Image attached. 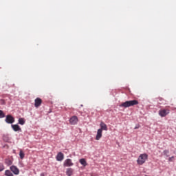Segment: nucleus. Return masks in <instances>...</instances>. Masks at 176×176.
I'll use <instances>...</instances> for the list:
<instances>
[{"instance_id":"nucleus-1","label":"nucleus","mask_w":176,"mask_h":176,"mask_svg":"<svg viewBox=\"0 0 176 176\" xmlns=\"http://www.w3.org/2000/svg\"><path fill=\"white\" fill-rule=\"evenodd\" d=\"M148 160V154H140L137 160V163L139 166H142Z\"/></svg>"},{"instance_id":"nucleus-2","label":"nucleus","mask_w":176,"mask_h":176,"mask_svg":"<svg viewBox=\"0 0 176 176\" xmlns=\"http://www.w3.org/2000/svg\"><path fill=\"white\" fill-rule=\"evenodd\" d=\"M134 105H138V102L137 100L126 101L125 102L122 103L120 107L123 108H129V107H134Z\"/></svg>"},{"instance_id":"nucleus-3","label":"nucleus","mask_w":176,"mask_h":176,"mask_svg":"<svg viewBox=\"0 0 176 176\" xmlns=\"http://www.w3.org/2000/svg\"><path fill=\"white\" fill-rule=\"evenodd\" d=\"M170 113V110L169 109H161L159 111V115L161 116V118H164L167 116Z\"/></svg>"},{"instance_id":"nucleus-4","label":"nucleus","mask_w":176,"mask_h":176,"mask_svg":"<svg viewBox=\"0 0 176 176\" xmlns=\"http://www.w3.org/2000/svg\"><path fill=\"white\" fill-rule=\"evenodd\" d=\"M72 166H74V163L72 160L69 158L65 160L63 162V167H72Z\"/></svg>"},{"instance_id":"nucleus-5","label":"nucleus","mask_w":176,"mask_h":176,"mask_svg":"<svg viewBox=\"0 0 176 176\" xmlns=\"http://www.w3.org/2000/svg\"><path fill=\"white\" fill-rule=\"evenodd\" d=\"M10 170L15 175H19L20 174V170H19V168L17 166L12 165L10 166Z\"/></svg>"},{"instance_id":"nucleus-6","label":"nucleus","mask_w":176,"mask_h":176,"mask_svg":"<svg viewBox=\"0 0 176 176\" xmlns=\"http://www.w3.org/2000/svg\"><path fill=\"white\" fill-rule=\"evenodd\" d=\"M5 120L6 123H8L9 124L14 123V118H13V116L11 115H7Z\"/></svg>"},{"instance_id":"nucleus-7","label":"nucleus","mask_w":176,"mask_h":176,"mask_svg":"<svg viewBox=\"0 0 176 176\" xmlns=\"http://www.w3.org/2000/svg\"><path fill=\"white\" fill-rule=\"evenodd\" d=\"M42 104V99L41 98H36L34 100V107L38 108Z\"/></svg>"},{"instance_id":"nucleus-8","label":"nucleus","mask_w":176,"mask_h":176,"mask_svg":"<svg viewBox=\"0 0 176 176\" xmlns=\"http://www.w3.org/2000/svg\"><path fill=\"white\" fill-rule=\"evenodd\" d=\"M56 159L57 162H63L64 160V154L61 152L58 153Z\"/></svg>"},{"instance_id":"nucleus-9","label":"nucleus","mask_w":176,"mask_h":176,"mask_svg":"<svg viewBox=\"0 0 176 176\" xmlns=\"http://www.w3.org/2000/svg\"><path fill=\"white\" fill-rule=\"evenodd\" d=\"M70 124H76L78 123V117L74 116L69 119Z\"/></svg>"},{"instance_id":"nucleus-10","label":"nucleus","mask_w":176,"mask_h":176,"mask_svg":"<svg viewBox=\"0 0 176 176\" xmlns=\"http://www.w3.org/2000/svg\"><path fill=\"white\" fill-rule=\"evenodd\" d=\"M102 137V129H98L96 136V140L97 141H99V140H100Z\"/></svg>"},{"instance_id":"nucleus-11","label":"nucleus","mask_w":176,"mask_h":176,"mask_svg":"<svg viewBox=\"0 0 176 176\" xmlns=\"http://www.w3.org/2000/svg\"><path fill=\"white\" fill-rule=\"evenodd\" d=\"M12 129L14 130V131H21V128L17 124H12Z\"/></svg>"},{"instance_id":"nucleus-12","label":"nucleus","mask_w":176,"mask_h":176,"mask_svg":"<svg viewBox=\"0 0 176 176\" xmlns=\"http://www.w3.org/2000/svg\"><path fill=\"white\" fill-rule=\"evenodd\" d=\"M100 129L99 130H102H102H105L106 131L107 130H108V127L107 126V124L105 123L102 122H100Z\"/></svg>"},{"instance_id":"nucleus-13","label":"nucleus","mask_w":176,"mask_h":176,"mask_svg":"<svg viewBox=\"0 0 176 176\" xmlns=\"http://www.w3.org/2000/svg\"><path fill=\"white\" fill-rule=\"evenodd\" d=\"M74 173V169L72 168H68L66 170V175L72 176Z\"/></svg>"},{"instance_id":"nucleus-14","label":"nucleus","mask_w":176,"mask_h":176,"mask_svg":"<svg viewBox=\"0 0 176 176\" xmlns=\"http://www.w3.org/2000/svg\"><path fill=\"white\" fill-rule=\"evenodd\" d=\"M80 163L84 167H86L87 166V162H86V160H85L84 158L80 160Z\"/></svg>"},{"instance_id":"nucleus-15","label":"nucleus","mask_w":176,"mask_h":176,"mask_svg":"<svg viewBox=\"0 0 176 176\" xmlns=\"http://www.w3.org/2000/svg\"><path fill=\"white\" fill-rule=\"evenodd\" d=\"M19 156H20V159H24L25 154L24 153V152L23 151V150H20L19 151Z\"/></svg>"},{"instance_id":"nucleus-16","label":"nucleus","mask_w":176,"mask_h":176,"mask_svg":"<svg viewBox=\"0 0 176 176\" xmlns=\"http://www.w3.org/2000/svg\"><path fill=\"white\" fill-rule=\"evenodd\" d=\"M19 124H21V126L25 124V120H24V118H19Z\"/></svg>"},{"instance_id":"nucleus-17","label":"nucleus","mask_w":176,"mask_h":176,"mask_svg":"<svg viewBox=\"0 0 176 176\" xmlns=\"http://www.w3.org/2000/svg\"><path fill=\"white\" fill-rule=\"evenodd\" d=\"M5 163H6V164H7V166H12L13 162H12V160H10L9 159H6L5 160Z\"/></svg>"},{"instance_id":"nucleus-18","label":"nucleus","mask_w":176,"mask_h":176,"mask_svg":"<svg viewBox=\"0 0 176 176\" xmlns=\"http://www.w3.org/2000/svg\"><path fill=\"white\" fill-rule=\"evenodd\" d=\"M5 175L6 176H13V173H12V172L9 170H6L5 171Z\"/></svg>"},{"instance_id":"nucleus-19","label":"nucleus","mask_w":176,"mask_h":176,"mask_svg":"<svg viewBox=\"0 0 176 176\" xmlns=\"http://www.w3.org/2000/svg\"><path fill=\"white\" fill-rule=\"evenodd\" d=\"M5 170V166H3V164L0 163V172L3 171Z\"/></svg>"},{"instance_id":"nucleus-20","label":"nucleus","mask_w":176,"mask_h":176,"mask_svg":"<svg viewBox=\"0 0 176 176\" xmlns=\"http://www.w3.org/2000/svg\"><path fill=\"white\" fill-rule=\"evenodd\" d=\"M2 118H5V113H3L2 110H0V118L2 119Z\"/></svg>"},{"instance_id":"nucleus-21","label":"nucleus","mask_w":176,"mask_h":176,"mask_svg":"<svg viewBox=\"0 0 176 176\" xmlns=\"http://www.w3.org/2000/svg\"><path fill=\"white\" fill-rule=\"evenodd\" d=\"M168 153H170V151L168 150L164 151V155L166 156H168Z\"/></svg>"},{"instance_id":"nucleus-22","label":"nucleus","mask_w":176,"mask_h":176,"mask_svg":"<svg viewBox=\"0 0 176 176\" xmlns=\"http://www.w3.org/2000/svg\"><path fill=\"white\" fill-rule=\"evenodd\" d=\"M173 160H174V156H172L168 158V162H173Z\"/></svg>"},{"instance_id":"nucleus-23","label":"nucleus","mask_w":176,"mask_h":176,"mask_svg":"<svg viewBox=\"0 0 176 176\" xmlns=\"http://www.w3.org/2000/svg\"><path fill=\"white\" fill-rule=\"evenodd\" d=\"M140 127L139 126H135V128H134V129L135 130H137V129H139Z\"/></svg>"},{"instance_id":"nucleus-24","label":"nucleus","mask_w":176,"mask_h":176,"mask_svg":"<svg viewBox=\"0 0 176 176\" xmlns=\"http://www.w3.org/2000/svg\"><path fill=\"white\" fill-rule=\"evenodd\" d=\"M41 176H45V174L44 173H41Z\"/></svg>"}]
</instances>
